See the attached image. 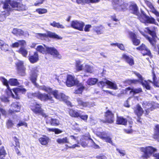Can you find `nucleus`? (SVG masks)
Segmentation results:
<instances>
[{"instance_id":"nucleus-24","label":"nucleus","mask_w":159,"mask_h":159,"mask_svg":"<svg viewBox=\"0 0 159 159\" xmlns=\"http://www.w3.org/2000/svg\"><path fill=\"white\" fill-rule=\"evenodd\" d=\"M50 141L49 138L46 135H43L42 137L39 138V141L40 143L43 146L48 145Z\"/></svg>"},{"instance_id":"nucleus-28","label":"nucleus","mask_w":159,"mask_h":159,"mask_svg":"<svg viewBox=\"0 0 159 159\" xmlns=\"http://www.w3.org/2000/svg\"><path fill=\"white\" fill-rule=\"evenodd\" d=\"M144 111L141 106L139 104L136 105L134 110V112L137 116H141L143 114Z\"/></svg>"},{"instance_id":"nucleus-53","label":"nucleus","mask_w":159,"mask_h":159,"mask_svg":"<svg viewBox=\"0 0 159 159\" xmlns=\"http://www.w3.org/2000/svg\"><path fill=\"white\" fill-rule=\"evenodd\" d=\"M43 90L49 93H51L52 94V92L53 91L52 88L50 87H47L45 86L43 88Z\"/></svg>"},{"instance_id":"nucleus-12","label":"nucleus","mask_w":159,"mask_h":159,"mask_svg":"<svg viewBox=\"0 0 159 159\" xmlns=\"http://www.w3.org/2000/svg\"><path fill=\"white\" fill-rule=\"evenodd\" d=\"M15 65L18 73L22 76L25 75L26 68L24 66V61L19 60L15 63Z\"/></svg>"},{"instance_id":"nucleus-20","label":"nucleus","mask_w":159,"mask_h":159,"mask_svg":"<svg viewBox=\"0 0 159 159\" xmlns=\"http://www.w3.org/2000/svg\"><path fill=\"white\" fill-rule=\"evenodd\" d=\"M46 123L47 124L53 126H57L60 125L59 120L55 118H48L46 120Z\"/></svg>"},{"instance_id":"nucleus-57","label":"nucleus","mask_w":159,"mask_h":159,"mask_svg":"<svg viewBox=\"0 0 159 159\" xmlns=\"http://www.w3.org/2000/svg\"><path fill=\"white\" fill-rule=\"evenodd\" d=\"M84 30L85 32H89L90 31V29L91 28L92 26L91 25L87 24L84 25Z\"/></svg>"},{"instance_id":"nucleus-50","label":"nucleus","mask_w":159,"mask_h":159,"mask_svg":"<svg viewBox=\"0 0 159 159\" xmlns=\"http://www.w3.org/2000/svg\"><path fill=\"white\" fill-rule=\"evenodd\" d=\"M36 11L39 14L46 13L47 12V10L44 8H38L36 9Z\"/></svg>"},{"instance_id":"nucleus-46","label":"nucleus","mask_w":159,"mask_h":159,"mask_svg":"<svg viewBox=\"0 0 159 159\" xmlns=\"http://www.w3.org/2000/svg\"><path fill=\"white\" fill-rule=\"evenodd\" d=\"M13 139L15 143V145L12 144L11 146H13L15 147H17L18 148H20V143L19 139L16 136L13 137Z\"/></svg>"},{"instance_id":"nucleus-29","label":"nucleus","mask_w":159,"mask_h":159,"mask_svg":"<svg viewBox=\"0 0 159 159\" xmlns=\"http://www.w3.org/2000/svg\"><path fill=\"white\" fill-rule=\"evenodd\" d=\"M26 44L25 41L23 39L19 40L18 42L12 43L11 45V47L12 48H17L20 45L23 46Z\"/></svg>"},{"instance_id":"nucleus-18","label":"nucleus","mask_w":159,"mask_h":159,"mask_svg":"<svg viewBox=\"0 0 159 159\" xmlns=\"http://www.w3.org/2000/svg\"><path fill=\"white\" fill-rule=\"evenodd\" d=\"M52 94L55 98L60 101H65L68 99L67 96L62 93H59L57 90H53Z\"/></svg>"},{"instance_id":"nucleus-27","label":"nucleus","mask_w":159,"mask_h":159,"mask_svg":"<svg viewBox=\"0 0 159 159\" xmlns=\"http://www.w3.org/2000/svg\"><path fill=\"white\" fill-rule=\"evenodd\" d=\"M73 1V0H71ZM100 0H76V2L78 4L84 5L85 4L94 3H98Z\"/></svg>"},{"instance_id":"nucleus-37","label":"nucleus","mask_w":159,"mask_h":159,"mask_svg":"<svg viewBox=\"0 0 159 159\" xmlns=\"http://www.w3.org/2000/svg\"><path fill=\"white\" fill-rule=\"evenodd\" d=\"M50 25L54 27L57 28H65V26L63 25L60 24L59 22H57L55 21H53L52 23H50Z\"/></svg>"},{"instance_id":"nucleus-23","label":"nucleus","mask_w":159,"mask_h":159,"mask_svg":"<svg viewBox=\"0 0 159 159\" xmlns=\"http://www.w3.org/2000/svg\"><path fill=\"white\" fill-rule=\"evenodd\" d=\"M76 100L78 106L82 107V108L88 107L90 106L89 103L88 102L84 101L82 98H78Z\"/></svg>"},{"instance_id":"nucleus-35","label":"nucleus","mask_w":159,"mask_h":159,"mask_svg":"<svg viewBox=\"0 0 159 159\" xmlns=\"http://www.w3.org/2000/svg\"><path fill=\"white\" fill-rule=\"evenodd\" d=\"M104 28V27L102 25H100L99 26H95L93 30L97 34H99L102 33L103 30Z\"/></svg>"},{"instance_id":"nucleus-55","label":"nucleus","mask_w":159,"mask_h":159,"mask_svg":"<svg viewBox=\"0 0 159 159\" xmlns=\"http://www.w3.org/2000/svg\"><path fill=\"white\" fill-rule=\"evenodd\" d=\"M144 2L147 5L150 9H154V7L152 3L147 0H145Z\"/></svg>"},{"instance_id":"nucleus-3","label":"nucleus","mask_w":159,"mask_h":159,"mask_svg":"<svg viewBox=\"0 0 159 159\" xmlns=\"http://www.w3.org/2000/svg\"><path fill=\"white\" fill-rule=\"evenodd\" d=\"M145 29L148 34L152 36V37H151L147 36L146 37V39L149 42L153 51L159 52V44L157 43V41L156 39L157 38V36L155 31V28L154 27L153 30H151L148 27L146 28Z\"/></svg>"},{"instance_id":"nucleus-1","label":"nucleus","mask_w":159,"mask_h":159,"mask_svg":"<svg viewBox=\"0 0 159 159\" xmlns=\"http://www.w3.org/2000/svg\"><path fill=\"white\" fill-rule=\"evenodd\" d=\"M2 3L3 4L2 8L4 10L1 12L0 16H3L5 18L9 16L11 12L14 10L22 11L27 9L25 5L14 0H5Z\"/></svg>"},{"instance_id":"nucleus-43","label":"nucleus","mask_w":159,"mask_h":159,"mask_svg":"<svg viewBox=\"0 0 159 159\" xmlns=\"http://www.w3.org/2000/svg\"><path fill=\"white\" fill-rule=\"evenodd\" d=\"M147 47V46L144 44L142 43L140 46L137 47L136 49L140 51L141 53L142 54L143 51L147 50L146 48Z\"/></svg>"},{"instance_id":"nucleus-4","label":"nucleus","mask_w":159,"mask_h":159,"mask_svg":"<svg viewBox=\"0 0 159 159\" xmlns=\"http://www.w3.org/2000/svg\"><path fill=\"white\" fill-rule=\"evenodd\" d=\"M44 45L45 48L43 47L42 45H39L36 48V51L43 54L47 53L50 54L59 59L61 58V55L54 47H48L46 46L45 45Z\"/></svg>"},{"instance_id":"nucleus-48","label":"nucleus","mask_w":159,"mask_h":159,"mask_svg":"<svg viewBox=\"0 0 159 159\" xmlns=\"http://www.w3.org/2000/svg\"><path fill=\"white\" fill-rule=\"evenodd\" d=\"M127 83L130 85L137 84L139 83V80L137 79H129L127 80Z\"/></svg>"},{"instance_id":"nucleus-52","label":"nucleus","mask_w":159,"mask_h":159,"mask_svg":"<svg viewBox=\"0 0 159 159\" xmlns=\"http://www.w3.org/2000/svg\"><path fill=\"white\" fill-rule=\"evenodd\" d=\"M85 72H86L92 73L93 71L92 68L90 66L88 65H86L85 66Z\"/></svg>"},{"instance_id":"nucleus-6","label":"nucleus","mask_w":159,"mask_h":159,"mask_svg":"<svg viewBox=\"0 0 159 159\" xmlns=\"http://www.w3.org/2000/svg\"><path fill=\"white\" fill-rule=\"evenodd\" d=\"M141 152L143 153L141 157L143 159H147L149 158L151 155H152L154 152L157 151V149L153 146H149L145 147L140 148Z\"/></svg>"},{"instance_id":"nucleus-32","label":"nucleus","mask_w":159,"mask_h":159,"mask_svg":"<svg viewBox=\"0 0 159 159\" xmlns=\"http://www.w3.org/2000/svg\"><path fill=\"white\" fill-rule=\"evenodd\" d=\"M106 83V84L107 85L108 88L114 90L117 89V85L114 82H113L109 80H107Z\"/></svg>"},{"instance_id":"nucleus-60","label":"nucleus","mask_w":159,"mask_h":159,"mask_svg":"<svg viewBox=\"0 0 159 159\" xmlns=\"http://www.w3.org/2000/svg\"><path fill=\"white\" fill-rule=\"evenodd\" d=\"M120 50L123 51L125 50V48L123 44L118 43L117 46Z\"/></svg>"},{"instance_id":"nucleus-13","label":"nucleus","mask_w":159,"mask_h":159,"mask_svg":"<svg viewBox=\"0 0 159 159\" xmlns=\"http://www.w3.org/2000/svg\"><path fill=\"white\" fill-rule=\"evenodd\" d=\"M84 22L77 20H72L70 24V26L72 28L81 31L84 30Z\"/></svg>"},{"instance_id":"nucleus-42","label":"nucleus","mask_w":159,"mask_h":159,"mask_svg":"<svg viewBox=\"0 0 159 159\" xmlns=\"http://www.w3.org/2000/svg\"><path fill=\"white\" fill-rule=\"evenodd\" d=\"M142 92V90L141 88H138V89L132 88L131 90L129 92V94H133V95H134L137 93Z\"/></svg>"},{"instance_id":"nucleus-10","label":"nucleus","mask_w":159,"mask_h":159,"mask_svg":"<svg viewBox=\"0 0 159 159\" xmlns=\"http://www.w3.org/2000/svg\"><path fill=\"white\" fill-rule=\"evenodd\" d=\"M47 34L46 33H37V36L40 38L41 39H43L45 38H49L56 39H61L62 38L59 36L55 32H52L50 31H47Z\"/></svg>"},{"instance_id":"nucleus-21","label":"nucleus","mask_w":159,"mask_h":159,"mask_svg":"<svg viewBox=\"0 0 159 159\" xmlns=\"http://www.w3.org/2000/svg\"><path fill=\"white\" fill-rule=\"evenodd\" d=\"M28 58L29 61L32 64L37 62L39 60V55L37 52H34L33 54H29Z\"/></svg>"},{"instance_id":"nucleus-22","label":"nucleus","mask_w":159,"mask_h":159,"mask_svg":"<svg viewBox=\"0 0 159 159\" xmlns=\"http://www.w3.org/2000/svg\"><path fill=\"white\" fill-rule=\"evenodd\" d=\"M129 11H131V13L136 16H138L139 14V8L135 3H132L129 6Z\"/></svg>"},{"instance_id":"nucleus-14","label":"nucleus","mask_w":159,"mask_h":159,"mask_svg":"<svg viewBox=\"0 0 159 159\" xmlns=\"http://www.w3.org/2000/svg\"><path fill=\"white\" fill-rule=\"evenodd\" d=\"M96 135L101 139L105 141L106 142L112 144L111 138L107 135V134L105 131H97Z\"/></svg>"},{"instance_id":"nucleus-44","label":"nucleus","mask_w":159,"mask_h":159,"mask_svg":"<svg viewBox=\"0 0 159 159\" xmlns=\"http://www.w3.org/2000/svg\"><path fill=\"white\" fill-rule=\"evenodd\" d=\"M6 125L7 128H11L14 125V123L12 120L9 119L7 120L6 122Z\"/></svg>"},{"instance_id":"nucleus-26","label":"nucleus","mask_w":159,"mask_h":159,"mask_svg":"<svg viewBox=\"0 0 159 159\" xmlns=\"http://www.w3.org/2000/svg\"><path fill=\"white\" fill-rule=\"evenodd\" d=\"M153 130L154 133L152 135V138L159 142V124L155 125Z\"/></svg>"},{"instance_id":"nucleus-38","label":"nucleus","mask_w":159,"mask_h":159,"mask_svg":"<svg viewBox=\"0 0 159 159\" xmlns=\"http://www.w3.org/2000/svg\"><path fill=\"white\" fill-rule=\"evenodd\" d=\"M56 141L59 144L69 143V141L67 137H65L62 139H57L56 140Z\"/></svg>"},{"instance_id":"nucleus-34","label":"nucleus","mask_w":159,"mask_h":159,"mask_svg":"<svg viewBox=\"0 0 159 159\" xmlns=\"http://www.w3.org/2000/svg\"><path fill=\"white\" fill-rule=\"evenodd\" d=\"M75 67L77 72L81 71L83 69V65L81 64V61L80 60L75 61Z\"/></svg>"},{"instance_id":"nucleus-9","label":"nucleus","mask_w":159,"mask_h":159,"mask_svg":"<svg viewBox=\"0 0 159 159\" xmlns=\"http://www.w3.org/2000/svg\"><path fill=\"white\" fill-rule=\"evenodd\" d=\"M7 88V93L9 95L8 93L10 94L13 98H15L16 100L19 99L20 98L19 95L21 93H25L26 91V90L24 88H16L12 89V90L16 95L15 96L12 93L11 90L10 89L9 86V88Z\"/></svg>"},{"instance_id":"nucleus-25","label":"nucleus","mask_w":159,"mask_h":159,"mask_svg":"<svg viewBox=\"0 0 159 159\" xmlns=\"http://www.w3.org/2000/svg\"><path fill=\"white\" fill-rule=\"evenodd\" d=\"M127 120L123 116H117L116 120V124L119 125H126L127 124Z\"/></svg>"},{"instance_id":"nucleus-45","label":"nucleus","mask_w":159,"mask_h":159,"mask_svg":"<svg viewBox=\"0 0 159 159\" xmlns=\"http://www.w3.org/2000/svg\"><path fill=\"white\" fill-rule=\"evenodd\" d=\"M85 87L83 85H81L80 87L75 90L74 93L75 94H82L83 90L84 89Z\"/></svg>"},{"instance_id":"nucleus-63","label":"nucleus","mask_w":159,"mask_h":159,"mask_svg":"<svg viewBox=\"0 0 159 159\" xmlns=\"http://www.w3.org/2000/svg\"><path fill=\"white\" fill-rule=\"evenodd\" d=\"M97 159H107V157L104 155L97 156L96 157Z\"/></svg>"},{"instance_id":"nucleus-19","label":"nucleus","mask_w":159,"mask_h":159,"mask_svg":"<svg viewBox=\"0 0 159 159\" xmlns=\"http://www.w3.org/2000/svg\"><path fill=\"white\" fill-rule=\"evenodd\" d=\"M121 59L130 66H133L134 64V58L131 56L128 55L126 54L123 53L122 55Z\"/></svg>"},{"instance_id":"nucleus-56","label":"nucleus","mask_w":159,"mask_h":159,"mask_svg":"<svg viewBox=\"0 0 159 159\" xmlns=\"http://www.w3.org/2000/svg\"><path fill=\"white\" fill-rule=\"evenodd\" d=\"M134 74L139 78V79L138 80H139V82L140 83L143 80L142 76L139 73L135 72H134Z\"/></svg>"},{"instance_id":"nucleus-62","label":"nucleus","mask_w":159,"mask_h":159,"mask_svg":"<svg viewBox=\"0 0 159 159\" xmlns=\"http://www.w3.org/2000/svg\"><path fill=\"white\" fill-rule=\"evenodd\" d=\"M106 84V81L104 82L102 81H100L98 83V85L99 86L101 85L102 87V88L104 87Z\"/></svg>"},{"instance_id":"nucleus-64","label":"nucleus","mask_w":159,"mask_h":159,"mask_svg":"<svg viewBox=\"0 0 159 159\" xmlns=\"http://www.w3.org/2000/svg\"><path fill=\"white\" fill-rule=\"evenodd\" d=\"M152 156L153 157L154 159H159V152H154V153L153 154Z\"/></svg>"},{"instance_id":"nucleus-51","label":"nucleus","mask_w":159,"mask_h":159,"mask_svg":"<svg viewBox=\"0 0 159 159\" xmlns=\"http://www.w3.org/2000/svg\"><path fill=\"white\" fill-rule=\"evenodd\" d=\"M88 139L91 140L92 142L93 143L92 147L93 148L95 149H99L100 148V147L99 145L97 144L93 141V139L91 138L90 135L88 137Z\"/></svg>"},{"instance_id":"nucleus-39","label":"nucleus","mask_w":159,"mask_h":159,"mask_svg":"<svg viewBox=\"0 0 159 159\" xmlns=\"http://www.w3.org/2000/svg\"><path fill=\"white\" fill-rule=\"evenodd\" d=\"M146 50L143 51V52L142 54L143 56H148L150 58H152L153 57L152 53L149 49L147 47L146 48Z\"/></svg>"},{"instance_id":"nucleus-7","label":"nucleus","mask_w":159,"mask_h":159,"mask_svg":"<svg viewBox=\"0 0 159 159\" xmlns=\"http://www.w3.org/2000/svg\"><path fill=\"white\" fill-rule=\"evenodd\" d=\"M30 108L32 111L36 114H39L45 118L48 117V115L44 113V110L42 108V105L37 102L31 104Z\"/></svg>"},{"instance_id":"nucleus-8","label":"nucleus","mask_w":159,"mask_h":159,"mask_svg":"<svg viewBox=\"0 0 159 159\" xmlns=\"http://www.w3.org/2000/svg\"><path fill=\"white\" fill-rule=\"evenodd\" d=\"M68 112L69 115L72 117L80 118L85 122H86L87 121L88 116L87 115H82L81 113L84 112L83 111L80 110L76 111L72 108H70L69 109Z\"/></svg>"},{"instance_id":"nucleus-40","label":"nucleus","mask_w":159,"mask_h":159,"mask_svg":"<svg viewBox=\"0 0 159 159\" xmlns=\"http://www.w3.org/2000/svg\"><path fill=\"white\" fill-rule=\"evenodd\" d=\"M149 80L143 81V80L140 83L142 86L148 90H150L151 89V87L149 85L150 83L149 82Z\"/></svg>"},{"instance_id":"nucleus-59","label":"nucleus","mask_w":159,"mask_h":159,"mask_svg":"<svg viewBox=\"0 0 159 159\" xmlns=\"http://www.w3.org/2000/svg\"><path fill=\"white\" fill-rule=\"evenodd\" d=\"M25 126V127H27V124L24 122L20 121L19 122L17 125V127H18L21 126Z\"/></svg>"},{"instance_id":"nucleus-41","label":"nucleus","mask_w":159,"mask_h":159,"mask_svg":"<svg viewBox=\"0 0 159 159\" xmlns=\"http://www.w3.org/2000/svg\"><path fill=\"white\" fill-rule=\"evenodd\" d=\"M9 82L11 86H16L19 84V83L16 79L11 78L9 79Z\"/></svg>"},{"instance_id":"nucleus-33","label":"nucleus","mask_w":159,"mask_h":159,"mask_svg":"<svg viewBox=\"0 0 159 159\" xmlns=\"http://www.w3.org/2000/svg\"><path fill=\"white\" fill-rule=\"evenodd\" d=\"M17 52L25 57H27L28 53V51L24 46H21Z\"/></svg>"},{"instance_id":"nucleus-49","label":"nucleus","mask_w":159,"mask_h":159,"mask_svg":"<svg viewBox=\"0 0 159 159\" xmlns=\"http://www.w3.org/2000/svg\"><path fill=\"white\" fill-rule=\"evenodd\" d=\"M0 48L3 51L6 52L9 50V46L8 44L5 43L2 46L0 47Z\"/></svg>"},{"instance_id":"nucleus-11","label":"nucleus","mask_w":159,"mask_h":159,"mask_svg":"<svg viewBox=\"0 0 159 159\" xmlns=\"http://www.w3.org/2000/svg\"><path fill=\"white\" fill-rule=\"evenodd\" d=\"M104 117L105 120L103 121L104 123H107L109 124H112L114 121V115L113 113L109 110H107L104 112Z\"/></svg>"},{"instance_id":"nucleus-36","label":"nucleus","mask_w":159,"mask_h":159,"mask_svg":"<svg viewBox=\"0 0 159 159\" xmlns=\"http://www.w3.org/2000/svg\"><path fill=\"white\" fill-rule=\"evenodd\" d=\"M98 81V79L96 78H89L87 80L86 83L89 85H94Z\"/></svg>"},{"instance_id":"nucleus-15","label":"nucleus","mask_w":159,"mask_h":159,"mask_svg":"<svg viewBox=\"0 0 159 159\" xmlns=\"http://www.w3.org/2000/svg\"><path fill=\"white\" fill-rule=\"evenodd\" d=\"M11 109H10L8 110V113L11 115H12L16 112L20 111L21 106L19 102H15L11 104Z\"/></svg>"},{"instance_id":"nucleus-54","label":"nucleus","mask_w":159,"mask_h":159,"mask_svg":"<svg viewBox=\"0 0 159 159\" xmlns=\"http://www.w3.org/2000/svg\"><path fill=\"white\" fill-rule=\"evenodd\" d=\"M132 127V125H130L129 127V129H124V131L127 134H129L132 133L133 130V129H131Z\"/></svg>"},{"instance_id":"nucleus-47","label":"nucleus","mask_w":159,"mask_h":159,"mask_svg":"<svg viewBox=\"0 0 159 159\" xmlns=\"http://www.w3.org/2000/svg\"><path fill=\"white\" fill-rule=\"evenodd\" d=\"M0 80L2 82L3 84L7 86V88H9L8 82L6 79L3 77H0Z\"/></svg>"},{"instance_id":"nucleus-16","label":"nucleus","mask_w":159,"mask_h":159,"mask_svg":"<svg viewBox=\"0 0 159 159\" xmlns=\"http://www.w3.org/2000/svg\"><path fill=\"white\" fill-rule=\"evenodd\" d=\"M129 38L134 45L138 46L140 44L141 39L140 37H138L135 33L132 32H129Z\"/></svg>"},{"instance_id":"nucleus-58","label":"nucleus","mask_w":159,"mask_h":159,"mask_svg":"<svg viewBox=\"0 0 159 159\" xmlns=\"http://www.w3.org/2000/svg\"><path fill=\"white\" fill-rule=\"evenodd\" d=\"M6 154V151L4 147H2L0 148V156L5 155Z\"/></svg>"},{"instance_id":"nucleus-61","label":"nucleus","mask_w":159,"mask_h":159,"mask_svg":"<svg viewBox=\"0 0 159 159\" xmlns=\"http://www.w3.org/2000/svg\"><path fill=\"white\" fill-rule=\"evenodd\" d=\"M110 18H111V20L113 21L117 22L119 21L118 19H117L116 18V14H114L112 16H110Z\"/></svg>"},{"instance_id":"nucleus-17","label":"nucleus","mask_w":159,"mask_h":159,"mask_svg":"<svg viewBox=\"0 0 159 159\" xmlns=\"http://www.w3.org/2000/svg\"><path fill=\"white\" fill-rule=\"evenodd\" d=\"M78 83V81L75 78L74 76L68 75L67 76L66 84L68 87H72Z\"/></svg>"},{"instance_id":"nucleus-2","label":"nucleus","mask_w":159,"mask_h":159,"mask_svg":"<svg viewBox=\"0 0 159 159\" xmlns=\"http://www.w3.org/2000/svg\"><path fill=\"white\" fill-rule=\"evenodd\" d=\"M27 97L29 99L36 98L41 101L44 102L49 101L51 103H54L55 101L52 97L48 94L42 93L38 91L34 93H29L27 94Z\"/></svg>"},{"instance_id":"nucleus-31","label":"nucleus","mask_w":159,"mask_h":159,"mask_svg":"<svg viewBox=\"0 0 159 159\" xmlns=\"http://www.w3.org/2000/svg\"><path fill=\"white\" fill-rule=\"evenodd\" d=\"M152 81L151 80H149L150 83H152L155 87L159 88V82L157 78L156 75L154 71H152Z\"/></svg>"},{"instance_id":"nucleus-5","label":"nucleus","mask_w":159,"mask_h":159,"mask_svg":"<svg viewBox=\"0 0 159 159\" xmlns=\"http://www.w3.org/2000/svg\"><path fill=\"white\" fill-rule=\"evenodd\" d=\"M138 19L142 23L154 24L156 25H158L155 19L153 17L151 16L150 17L147 15L143 11H141V14L139 15H138Z\"/></svg>"},{"instance_id":"nucleus-30","label":"nucleus","mask_w":159,"mask_h":159,"mask_svg":"<svg viewBox=\"0 0 159 159\" xmlns=\"http://www.w3.org/2000/svg\"><path fill=\"white\" fill-rule=\"evenodd\" d=\"M12 33L17 36H25V33L21 29L17 28H14L12 31Z\"/></svg>"}]
</instances>
